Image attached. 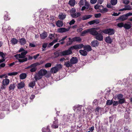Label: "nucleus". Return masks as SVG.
<instances>
[{
    "label": "nucleus",
    "instance_id": "nucleus-1",
    "mask_svg": "<svg viewBox=\"0 0 132 132\" xmlns=\"http://www.w3.org/2000/svg\"><path fill=\"white\" fill-rule=\"evenodd\" d=\"M100 28H93V29L91 31V34L93 36H94V38L97 40L99 41H102L103 39V36L102 34L101 33H99L100 32L98 31L97 30Z\"/></svg>",
    "mask_w": 132,
    "mask_h": 132
},
{
    "label": "nucleus",
    "instance_id": "nucleus-2",
    "mask_svg": "<svg viewBox=\"0 0 132 132\" xmlns=\"http://www.w3.org/2000/svg\"><path fill=\"white\" fill-rule=\"evenodd\" d=\"M72 50L75 49L77 50L82 48L83 47L84 50L89 52L92 50V49L90 46L88 45H84L83 44H77L71 46Z\"/></svg>",
    "mask_w": 132,
    "mask_h": 132
},
{
    "label": "nucleus",
    "instance_id": "nucleus-3",
    "mask_svg": "<svg viewBox=\"0 0 132 132\" xmlns=\"http://www.w3.org/2000/svg\"><path fill=\"white\" fill-rule=\"evenodd\" d=\"M71 46L69 48L68 50L63 51L60 52V53H59L55 52L54 54L55 55V57H57L60 56H66L69 55L72 53V50Z\"/></svg>",
    "mask_w": 132,
    "mask_h": 132
},
{
    "label": "nucleus",
    "instance_id": "nucleus-4",
    "mask_svg": "<svg viewBox=\"0 0 132 132\" xmlns=\"http://www.w3.org/2000/svg\"><path fill=\"white\" fill-rule=\"evenodd\" d=\"M62 68V66L60 64H57L56 66L52 67L50 70V72L53 73H56Z\"/></svg>",
    "mask_w": 132,
    "mask_h": 132
},
{
    "label": "nucleus",
    "instance_id": "nucleus-5",
    "mask_svg": "<svg viewBox=\"0 0 132 132\" xmlns=\"http://www.w3.org/2000/svg\"><path fill=\"white\" fill-rule=\"evenodd\" d=\"M100 31L105 34H108L109 36H111L114 34L115 30L112 28H109L103 30H100Z\"/></svg>",
    "mask_w": 132,
    "mask_h": 132
},
{
    "label": "nucleus",
    "instance_id": "nucleus-6",
    "mask_svg": "<svg viewBox=\"0 0 132 132\" xmlns=\"http://www.w3.org/2000/svg\"><path fill=\"white\" fill-rule=\"evenodd\" d=\"M130 16V15L128 13L126 14H124L122 15L119 18L117 19V20H120L121 21H124L125 20L127 19L128 16Z\"/></svg>",
    "mask_w": 132,
    "mask_h": 132
},
{
    "label": "nucleus",
    "instance_id": "nucleus-7",
    "mask_svg": "<svg viewBox=\"0 0 132 132\" xmlns=\"http://www.w3.org/2000/svg\"><path fill=\"white\" fill-rule=\"evenodd\" d=\"M20 104L18 101H15L13 102L12 105L14 109H16L19 107L20 106Z\"/></svg>",
    "mask_w": 132,
    "mask_h": 132
},
{
    "label": "nucleus",
    "instance_id": "nucleus-8",
    "mask_svg": "<svg viewBox=\"0 0 132 132\" xmlns=\"http://www.w3.org/2000/svg\"><path fill=\"white\" fill-rule=\"evenodd\" d=\"M78 61V58L76 57H73L70 60V63L72 64H74L77 63Z\"/></svg>",
    "mask_w": 132,
    "mask_h": 132
},
{
    "label": "nucleus",
    "instance_id": "nucleus-9",
    "mask_svg": "<svg viewBox=\"0 0 132 132\" xmlns=\"http://www.w3.org/2000/svg\"><path fill=\"white\" fill-rule=\"evenodd\" d=\"M47 73V71L44 69H41L38 72V73L39 74V75L42 76L45 75Z\"/></svg>",
    "mask_w": 132,
    "mask_h": 132
},
{
    "label": "nucleus",
    "instance_id": "nucleus-10",
    "mask_svg": "<svg viewBox=\"0 0 132 132\" xmlns=\"http://www.w3.org/2000/svg\"><path fill=\"white\" fill-rule=\"evenodd\" d=\"M93 29V28L88 29L87 30H85L81 32L80 35L81 36H84L86 34L89 32V33L91 34V31Z\"/></svg>",
    "mask_w": 132,
    "mask_h": 132
},
{
    "label": "nucleus",
    "instance_id": "nucleus-11",
    "mask_svg": "<svg viewBox=\"0 0 132 132\" xmlns=\"http://www.w3.org/2000/svg\"><path fill=\"white\" fill-rule=\"evenodd\" d=\"M99 42L97 40H94L91 43V45L93 47H96L98 46Z\"/></svg>",
    "mask_w": 132,
    "mask_h": 132
},
{
    "label": "nucleus",
    "instance_id": "nucleus-12",
    "mask_svg": "<svg viewBox=\"0 0 132 132\" xmlns=\"http://www.w3.org/2000/svg\"><path fill=\"white\" fill-rule=\"evenodd\" d=\"M69 30V29H68L64 28H61L58 29L57 32L59 33H63L68 31Z\"/></svg>",
    "mask_w": 132,
    "mask_h": 132
},
{
    "label": "nucleus",
    "instance_id": "nucleus-13",
    "mask_svg": "<svg viewBox=\"0 0 132 132\" xmlns=\"http://www.w3.org/2000/svg\"><path fill=\"white\" fill-rule=\"evenodd\" d=\"M10 80L7 78L4 79L2 81V84L3 86H6L8 85L10 83Z\"/></svg>",
    "mask_w": 132,
    "mask_h": 132
},
{
    "label": "nucleus",
    "instance_id": "nucleus-14",
    "mask_svg": "<svg viewBox=\"0 0 132 132\" xmlns=\"http://www.w3.org/2000/svg\"><path fill=\"white\" fill-rule=\"evenodd\" d=\"M48 36L46 32L44 31L40 35V38L42 39H44L46 38Z\"/></svg>",
    "mask_w": 132,
    "mask_h": 132
},
{
    "label": "nucleus",
    "instance_id": "nucleus-15",
    "mask_svg": "<svg viewBox=\"0 0 132 132\" xmlns=\"http://www.w3.org/2000/svg\"><path fill=\"white\" fill-rule=\"evenodd\" d=\"M24 83L23 82H21L18 84L17 87L18 89H21L24 87L25 86Z\"/></svg>",
    "mask_w": 132,
    "mask_h": 132
},
{
    "label": "nucleus",
    "instance_id": "nucleus-16",
    "mask_svg": "<svg viewBox=\"0 0 132 132\" xmlns=\"http://www.w3.org/2000/svg\"><path fill=\"white\" fill-rule=\"evenodd\" d=\"M53 123V124L51 126L54 129L58 128L59 127L58 122L56 121H54Z\"/></svg>",
    "mask_w": 132,
    "mask_h": 132
},
{
    "label": "nucleus",
    "instance_id": "nucleus-17",
    "mask_svg": "<svg viewBox=\"0 0 132 132\" xmlns=\"http://www.w3.org/2000/svg\"><path fill=\"white\" fill-rule=\"evenodd\" d=\"M105 41L106 43L109 44L111 43L112 42V40L109 36L105 38Z\"/></svg>",
    "mask_w": 132,
    "mask_h": 132
},
{
    "label": "nucleus",
    "instance_id": "nucleus-18",
    "mask_svg": "<svg viewBox=\"0 0 132 132\" xmlns=\"http://www.w3.org/2000/svg\"><path fill=\"white\" fill-rule=\"evenodd\" d=\"M40 65V63L38 62H36L31 64L30 65L28 66L27 67L25 68V69H29L32 67H36L37 65Z\"/></svg>",
    "mask_w": 132,
    "mask_h": 132
},
{
    "label": "nucleus",
    "instance_id": "nucleus-19",
    "mask_svg": "<svg viewBox=\"0 0 132 132\" xmlns=\"http://www.w3.org/2000/svg\"><path fill=\"white\" fill-rule=\"evenodd\" d=\"M15 87V84L14 83L11 84L9 87V91H11L12 90H14Z\"/></svg>",
    "mask_w": 132,
    "mask_h": 132
},
{
    "label": "nucleus",
    "instance_id": "nucleus-20",
    "mask_svg": "<svg viewBox=\"0 0 132 132\" xmlns=\"http://www.w3.org/2000/svg\"><path fill=\"white\" fill-rule=\"evenodd\" d=\"M42 75H40L39 74L36 73L35 75L34 78L36 81L38 80H39L41 79L42 78Z\"/></svg>",
    "mask_w": 132,
    "mask_h": 132
},
{
    "label": "nucleus",
    "instance_id": "nucleus-21",
    "mask_svg": "<svg viewBox=\"0 0 132 132\" xmlns=\"http://www.w3.org/2000/svg\"><path fill=\"white\" fill-rule=\"evenodd\" d=\"M71 16L73 18H76L80 16L81 14L79 12H78L77 13H75L70 14Z\"/></svg>",
    "mask_w": 132,
    "mask_h": 132
},
{
    "label": "nucleus",
    "instance_id": "nucleus-22",
    "mask_svg": "<svg viewBox=\"0 0 132 132\" xmlns=\"http://www.w3.org/2000/svg\"><path fill=\"white\" fill-rule=\"evenodd\" d=\"M72 42H80L81 40V39L79 37H76L72 38Z\"/></svg>",
    "mask_w": 132,
    "mask_h": 132
},
{
    "label": "nucleus",
    "instance_id": "nucleus-23",
    "mask_svg": "<svg viewBox=\"0 0 132 132\" xmlns=\"http://www.w3.org/2000/svg\"><path fill=\"white\" fill-rule=\"evenodd\" d=\"M56 24L59 27H62L63 25V22L62 21L59 20L56 22Z\"/></svg>",
    "mask_w": 132,
    "mask_h": 132
},
{
    "label": "nucleus",
    "instance_id": "nucleus-24",
    "mask_svg": "<svg viewBox=\"0 0 132 132\" xmlns=\"http://www.w3.org/2000/svg\"><path fill=\"white\" fill-rule=\"evenodd\" d=\"M92 16L91 15H86L82 17V20H86L91 18Z\"/></svg>",
    "mask_w": 132,
    "mask_h": 132
},
{
    "label": "nucleus",
    "instance_id": "nucleus-25",
    "mask_svg": "<svg viewBox=\"0 0 132 132\" xmlns=\"http://www.w3.org/2000/svg\"><path fill=\"white\" fill-rule=\"evenodd\" d=\"M28 52L27 51H26L21 52V54H20V56L21 59H22L25 57V55Z\"/></svg>",
    "mask_w": 132,
    "mask_h": 132
},
{
    "label": "nucleus",
    "instance_id": "nucleus-26",
    "mask_svg": "<svg viewBox=\"0 0 132 132\" xmlns=\"http://www.w3.org/2000/svg\"><path fill=\"white\" fill-rule=\"evenodd\" d=\"M79 52L81 55L83 56H86L87 54V53L86 51L83 50H80Z\"/></svg>",
    "mask_w": 132,
    "mask_h": 132
},
{
    "label": "nucleus",
    "instance_id": "nucleus-27",
    "mask_svg": "<svg viewBox=\"0 0 132 132\" xmlns=\"http://www.w3.org/2000/svg\"><path fill=\"white\" fill-rule=\"evenodd\" d=\"M75 0H70L68 4L72 6H74L76 3Z\"/></svg>",
    "mask_w": 132,
    "mask_h": 132
},
{
    "label": "nucleus",
    "instance_id": "nucleus-28",
    "mask_svg": "<svg viewBox=\"0 0 132 132\" xmlns=\"http://www.w3.org/2000/svg\"><path fill=\"white\" fill-rule=\"evenodd\" d=\"M11 42L13 45H15L17 44L18 42V40L15 38H12Z\"/></svg>",
    "mask_w": 132,
    "mask_h": 132
},
{
    "label": "nucleus",
    "instance_id": "nucleus-29",
    "mask_svg": "<svg viewBox=\"0 0 132 132\" xmlns=\"http://www.w3.org/2000/svg\"><path fill=\"white\" fill-rule=\"evenodd\" d=\"M64 65L67 68H69V67H71L72 66V64L70 62H69V61H68L67 62H64Z\"/></svg>",
    "mask_w": 132,
    "mask_h": 132
},
{
    "label": "nucleus",
    "instance_id": "nucleus-30",
    "mask_svg": "<svg viewBox=\"0 0 132 132\" xmlns=\"http://www.w3.org/2000/svg\"><path fill=\"white\" fill-rule=\"evenodd\" d=\"M123 27L126 29H129L131 28V26L130 24L125 23L124 24Z\"/></svg>",
    "mask_w": 132,
    "mask_h": 132
},
{
    "label": "nucleus",
    "instance_id": "nucleus-31",
    "mask_svg": "<svg viewBox=\"0 0 132 132\" xmlns=\"http://www.w3.org/2000/svg\"><path fill=\"white\" fill-rule=\"evenodd\" d=\"M19 76L21 79H23L26 78L27 75L25 73H22L20 74Z\"/></svg>",
    "mask_w": 132,
    "mask_h": 132
},
{
    "label": "nucleus",
    "instance_id": "nucleus-32",
    "mask_svg": "<svg viewBox=\"0 0 132 132\" xmlns=\"http://www.w3.org/2000/svg\"><path fill=\"white\" fill-rule=\"evenodd\" d=\"M19 42L21 45H24L26 43V40L24 38H21L19 39Z\"/></svg>",
    "mask_w": 132,
    "mask_h": 132
},
{
    "label": "nucleus",
    "instance_id": "nucleus-33",
    "mask_svg": "<svg viewBox=\"0 0 132 132\" xmlns=\"http://www.w3.org/2000/svg\"><path fill=\"white\" fill-rule=\"evenodd\" d=\"M18 61L20 63H23L24 62L27 61L28 60L27 57H25L23 58L22 59H18Z\"/></svg>",
    "mask_w": 132,
    "mask_h": 132
},
{
    "label": "nucleus",
    "instance_id": "nucleus-34",
    "mask_svg": "<svg viewBox=\"0 0 132 132\" xmlns=\"http://www.w3.org/2000/svg\"><path fill=\"white\" fill-rule=\"evenodd\" d=\"M86 7V11H88V12H90L92 11L93 9L92 8V7L90 6H85Z\"/></svg>",
    "mask_w": 132,
    "mask_h": 132
},
{
    "label": "nucleus",
    "instance_id": "nucleus-35",
    "mask_svg": "<svg viewBox=\"0 0 132 132\" xmlns=\"http://www.w3.org/2000/svg\"><path fill=\"white\" fill-rule=\"evenodd\" d=\"M66 16V15L65 14H63V13H62L59 15V18L60 19L63 20L65 18Z\"/></svg>",
    "mask_w": 132,
    "mask_h": 132
},
{
    "label": "nucleus",
    "instance_id": "nucleus-36",
    "mask_svg": "<svg viewBox=\"0 0 132 132\" xmlns=\"http://www.w3.org/2000/svg\"><path fill=\"white\" fill-rule=\"evenodd\" d=\"M118 103L120 104H122L125 102V100L124 98H122L118 100Z\"/></svg>",
    "mask_w": 132,
    "mask_h": 132
},
{
    "label": "nucleus",
    "instance_id": "nucleus-37",
    "mask_svg": "<svg viewBox=\"0 0 132 132\" xmlns=\"http://www.w3.org/2000/svg\"><path fill=\"white\" fill-rule=\"evenodd\" d=\"M111 3L112 5H114L117 4V0H111Z\"/></svg>",
    "mask_w": 132,
    "mask_h": 132
},
{
    "label": "nucleus",
    "instance_id": "nucleus-38",
    "mask_svg": "<svg viewBox=\"0 0 132 132\" xmlns=\"http://www.w3.org/2000/svg\"><path fill=\"white\" fill-rule=\"evenodd\" d=\"M35 81H33L29 83V86L30 87L33 88V87L35 86Z\"/></svg>",
    "mask_w": 132,
    "mask_h": 132
},
{
    "label": "nucleus",
    "instance_id": "nucleus-39",
    "mask_svg": "<svg viewBox=\"0 0 132 132\" xmlns=\"http://www.w3.org/2000/svg\"><path fill=\"white\" fill-rule=\"evenodd\" d=\"M123 97V95L121 94H119L117 95V98L118 100L122 98Z\"/></svg>",
    "mask_w": 132,
    "mask_h": 132
},
{
    "label": "nucleus",
    "instance_id": "nucleus-40",
    "mask_svg": "<svg viewBox=\"0 0 132 132\" xmlns=\"http://www.w3.org/2000/svg\"><path fill=\"white\" fill-rule=\"evenodd\" d=\"M113 103V101L112 100H107L106 101V104L108 105H112Z\"/></svg>",
    "mask_w": 132,
    "mask_h": 132
},
{
    "label": "nucleus",
    "instance_id": "nucleus-41",
    "mask_svg": "<svg viewBox=\"0 0 132 132\" xmlns=\"http://www.w3.org/2000/svg\"><path fill=\"white\" fill-rule=\"evenodd\" d=\"M18 74V73L17 72H12L9 73L8 74V75L9 76H15L16 75Z\"/></svg>",
    "mask_w": 132,
    "mask_h": 132
},
{
    "label": "nucleus",
    "instance_id": "nucleus-42",
    "mask_svg": "<svg viewBox=\"0 0 132 132\" xmlns=\"http://www.w3.org/2000/svg\"><path fill=\"white\" fill-rule=\"evenodd\" d=\"M124 24L123 22H120L118 23L117 24L118 27L119 28H122L124 27Z\"/></svg>",
    "mask_w": 132,
    "mask_h": 132
},
{
    "label": "nucleus",
    "instance_id": "nucleus-43",
    "mask_svg": "<svg viewBox=\"0 0 132 132\" xmlns=\"http://www.w3.org/2000/svg\"><path fill=\"white\" fill-rule=\"evenodd\" d=\"M52 64L51 63H46L45 65V68H47L51 67Z\"/></svg>",
    "mask_w": 132,
    "mask_h": 132
},
{
    "label": "nucleus",
    "instance_id": "nucleus-44",
    "mask_svg": "<svg viewBox=\"0 0 132 132\" xmlns=\"http://www.w3.org/2000/svg\"><path fill=\"white\" fill-rule=\"evenodd\" d=\"M108 10L106 8H103V10L102 11H100V12L102 13H104L105 12H107Z\"/></svg>",
    "mask_w": 132,
    "mask_h": 132
},
{
    "label": "nucleus",
    "instance_id": "nucleus-45",
    "mask_svg": "<svg viewBox=\"0 0 132 132\" xmlns=\"http://www.w3.org/2000/svg\"><path fill=\"white\" fill-rule=\"evenodd\" d=\"M4 19L5 21L9 20L10 19V18L8 15H5L4 17Z\"/></svg>",
    "mask_w": 132,
    "mask_h": 132
},
{
    "label": "nucleus",
    "instance_id": "nucleus-46",
    "mask_svg": "<svg viewBox=\"0 0 132 132\" xmlns=\"http://www.w3.org/2000/svg\"><path fill=\"white\" fill-rule=\"evenodd\" d=\"M101 15V14L100 13L95 14H94V16L96 18H100Z\"/></svg>",
    "mask_w": 132,
    "mask_h": 132
},
{
    "label": "nucleus",
    "instance_id": "nucleus-47",
    "mask_svg": "<svg viewBox=\"0 0 132 132\" xmlns=\"http://www.w3.org/2000/svg\"><path fill=\"white\" fill-rule=\"evenodd\" d=\"M30 70V71L31 72H35L37 70V68L35 67H32Z\"/></svg>",
    "mask_w": 132,
    "mask_h": 132
},
{
    "label": "nucleus",
    "instance_id": "nucleus-48",
    "mask_svg": "<svg viewBox=\"0 0 132 132\" xmlns=\"http://www.w3.org/2000/svg\"><path fill=\"white\" fill-rule=\"evenodd\" d=\"M101 111V108L99 107H97L95 110V111H97L98 113L99 112V111Z\"/></svg>",
    "mask_w": 132,
    "mask_h": 132
},
{
    "label": "nucleus",
    "instance_id": "nucleus-49",
    "mask_svg": "<svg viewBox=\"0 0 132 132\" xmlns=\"http://www.w3.org/2000/svg\"><path fill=\"white\" fill-rule=\"evenodd\" d=\"M75 22V21L74 19H72L69 23V24L70 25L74 24Z\"/></svg>",
    "mask_w": 132,
    "mask_h": 132
},
{
    "label": "nucleus",
    "instance_id": "nucleus-50",
    "mask_svg": "<svg viewBox=\"0 0 132 132\" xmlns=\"http://www.w3.org/2000/svg\"><path fill=\"white\" fill-rule=\"evenodd\" d=\"M125 10H131L132 9V8L129 5L127 6L126 8H125Z\"/></svg>",
    "mask_w": 132,
    "mask_h": 132
},
{
    "label": "nucleus",
    "instance_id": "nucleus-51",
    "mask_svg": "<svg viewBox=\"0 0 132 132\" xmlns=\"http://www.w3.org/2000/svg\"><path fill=\"white\" fill-rule=\"evenodd\" d=\"M124 129L125 132H131L130 130L128 129V128L126 127H124Z\"/></svg>",
    "mask_w": 132,
    "mask_h": 132
},
{
    "label": "nucleus",
    "instance_id": "nucleus-52",
    "mask_svg": "<svg viewBox=\"0 0 132 132\" xmlns=\"http://www.w3.org/2000/svg\"><path fill=\"white\" fill-rule=\"evenodd\" d=\"M85 0H81L79 3V5H83L84 4V2Z\"/></svg>",
    "mask_w": 132,
    "mask_h": 132
},
{
    "label": "nucleus",
    "instance_id": "nucleus-53",
    "mask_svg": "<svg viewBox=\"0 0 132 132\" xmlns=\"http://www.w3.org/2000/svg\"><path fill=\"white\" fill-rule=\"evenodd\" d=\"M123 2L125 4L127 5L129 3L130 1L129 0H123Z\"/></svg>",
    "mask_w": 132,
    "mask_h": 132
},
{
    "label": "nucleus",
    "instance_id": "nucleus-54",
    "mask_svg": "<svg viewBox=\"0 0 132 132\" xmlns=\"http://www.w3.org/2000/svg\"><path fill=\"white\" fill-rule=\"evenodd\" d=\"M94 23L96 24H97L99 23L100 21L98 19H95L94 20Z\"/></svg>",
    "mask_w": 132,
    "mask_h": 132
},
{
    "label": "nucleus",
    "instance_id": "nucleus-55",
    "mask_svg": "<svg viewBox=\"0 0 132 132\" xmlns=\"http://www.w3.org/2000/svg\"><path fill=\"white\" fill-rule=\"evenodd\" d=\"M0 56L2 57V58H5V55L3 52H0Z\"/></svg>",
    "mask_w": 132,
    "mask_h": 132
},
{
    "label": "nucleus",
    "instance_id": "nucleus-56",
    "mask_svg": "<svg viewBox=\"0 0 132 132\" xmlns=\"http://www.w3.org/2000/svg\"><path fill=\"white\" fill-rule=\"evenodd\" d=\"M76 12V10L75 9H72L70 11V14L75 13Z\"/></svg>",
    "mask_w": 132,
    "mask_h": 132
},
{
    "label": "nucleus",
    "instance_id": "nucleus-57",
    "mask_svg": "<svg viewBox=\"0 0 132 132\" xmlns=\"http://www.w3.org/2000/svg\"><path fill=\"white\" fill-rule=\"evenodd\" d=\"M119 104L118 101H114L113 103V106H116Z\"/></svg>",
    "mask_w": 132,
    "mask_h": 132
},
{
    "label": "nucleus",
    "instance_id": "nucleus-58",
    "mask_svg": "<svg viewBox=\"0 0 132 132\" xmlns=\"http://www.w3.org/2000/svg\"><path fill=\"white\" fill-rule=\"evenodd\" d=\"M47 43H44L42 45V47L44 49H45L47 47Z\"/></svg>",
    "mask_w": 132,
    "mask_h": 132
},
{
    "label": "nucleus",
    "instance_id": "nucleus-59",
    "mask_svg": "<svg viewBox=\"0 0 132 132\" xmlns=\"http://www.w3.org/2000/svg\"><path fill=\"white\" fill-rule=\"evenodd\" d=\"M97 0H90V3L92 4H94L97 1Z\"/></svg>",
    "mask_w": 132,
    "mask_h": 132
},
{
    "label": "nucleus",
    "instance_id": "nucleus-60",
    "mask_svg": "<svg viewBox=\"0 0 132 132\" xmlns=\"http://www.w3.org/2000/svg\"><path fill=\"white\" fill-rule=\"evenodd\" d=\"M39 56V54H37L36 55H34L33 57L35 59H37L38 57Z\"/></svg>",
    "mask_w": 132,
    "mask_h": 132
},
{
    "label": "nucleus",
    "instance_id": "nucleus-61",
    "mask_svg": "<svg viewBox=\"0 0 132 132\" xmlns=\"http://www.w3.org/2000/svg\"><path fill=\"white\" fill-rule=\"evenodd\" d=\"M72 41H71L70 42H68L67 43L66 45L67 46H69L71 45L72 44V43L73 42H72Z\"/></svg>",
    "mask_w": 132,
    "mask_h": 132
},
{
    "label": "nucleus",
    "instance_id": "nucleus-62",
    "mask_svg": "<svg viewBox=\"0 0 132 132\" xmlns=\"http://www.w3.org/2000/svg\"><path fill=\"white\" fill-rule=\"evenodd\" d=\"M20 55V54H16L14 55V57H15L17 59H18V57H19V58L21 59L20 57V55Z\"/></svg>",
    "mask_w": 132,
    "mask_h": 132
},
{
    "label": "nucleus",
    "instance_id": "nucleus-63",
    "mask_svg": "<svg viewBox=\"0 0 132 132\" xmlns=\"http://www.w3.org/2000/svg\"><path fill=\"white\" fill-rule=\"evenodd\" d=\"M54 37V35L53 34H51L49 35L48 37L50 39H52V37Z\"/></svg>",
    "mask_w": 132,
    "mask_h": 132
},
{
    "label": "nucleus",
    "instance_id": "nucleus-64",
    "mask_svg": "<svg viewBox=\"0 0 132 132\" xmlns=\"http://www.w3.org/2000/svg\"><path fill=\"white\" fill-rule=\"evenodd\" d=\"M59 43H57L54 46V48H57L58 47H59Z\"/></svg>",
    "mask_w": 132,
    "mask_h": 132
}]
</instances>
